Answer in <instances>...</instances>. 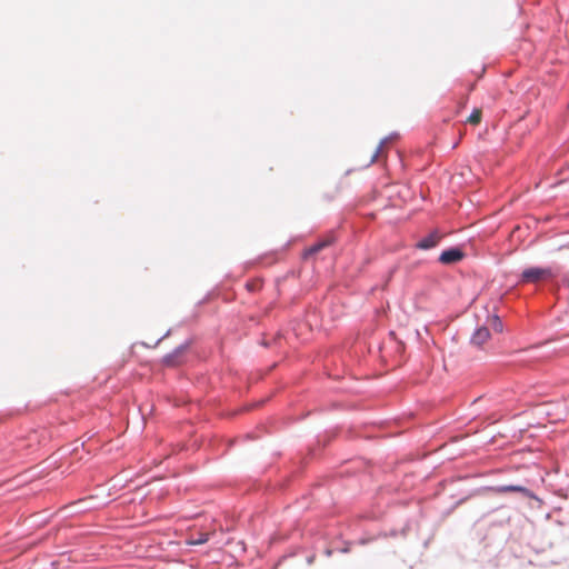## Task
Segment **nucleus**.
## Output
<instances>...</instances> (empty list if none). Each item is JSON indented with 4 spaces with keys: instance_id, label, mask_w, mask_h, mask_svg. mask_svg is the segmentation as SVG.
Listing matches in <instances>:
<instances>
[{
    "instance_id": "nucleus-7",
    "label": "nucleus",
    "mask_w": 569,
    "mask_h": 569,
    "mask_svg": "<svg viewBox=\"0 0 569 569\" xmlns=\"http://www.w3.org/2000/svg\"><path fill=\"white\" fill-rule=\"evenodd\" d=\"M209 538H210V533L199 532L197 536H192L190 539H188L187 543L189 546L203 545L209 541Z\"/></svg>"
},
{
    "instance_id": "nucleus-10",
    "label": "nucleus",
    "mask_w": 569,
    "mask_h": 569,
    "mask_svg": "<svg viewBox=\"0 0 569 569\" xmlns=\"http://www.w3.org/2000/svg\"><path fill=\"white\" fill-rule=\"evenodd\" d=\"M480 119H481V111L478 109H475L468 118L469 122L472 124H478L480 122Z\"/></svg>"
},
{
    "instance_id": "nucleus-14",
    "label": "nucleus",
    "mask_w": 569,
    "mask_h": 569,
    "mask_svg": "<svg viewBox=\"0 0 569 569\" xmlns=\"http://www.w3.org/2000/svg\"><path fill=\"white\" fill-rule=\"evenodd\" d=\"M325 555H326L327 557H330V556L332 555V550H331V549H326V550H325Z\"/></svg>"
},
{
    "instance_id": "nucleus-11",
    "label": "nucleus",
    "mask_w": 569,
    "mask_h": 569,
    "mask_svg": "<svg viewBox=\"0 0 569 569\" xmlns=\"http://www.w3.org/2000/svg\"><path fill=\"white\" fill-rule=\"evenodd\" d=\"M387 140H388V138H385V139H382L380 141V143L378 144L376 151L371 156V159H370L369 163H373L377 160V158H378L379 153L381 152V149H382L383 144L387 142Z\"/></svg>"
},
{
    "instance_id": "nucleus-8",
    "label": "nucleus",
    "mask_w": 569,
    "mask_h": 569,
    "mask_svg": "<svg viewBox=\"0 0 569 569\" xmlns=\"http://www.w3.org/2000/svg\"><path fill=\"white\" fill-rule=\"evenodd\" d=\"M490 322L495 331L502 332L503 323L498 315H492L490 317Z\"/></svg>"
},
{
    "instance_id": "nucleus-2",
    "label": "nucleus",
    "mask_w": 569,
    "mask_h": 569,
    "mask_svg": "<svg viewBox=\"0 0 569 569\" xmlns=\"http://www.w3.org/2000/svg\"><path fill=\"white\" fill-rule=\"evenodd\" d=\"M191 345V340H186L184 342H182L181 345H179L178 347H176L171 352L167 353L166 356H163L162 358V363L167 367H174L179 363V360L178 358L184 352L188 350V348L190 347Z\"/></svg>"
},
{
    "instance_id": "nucleus-9",
    "label": "nucleus",
    "mask_w": 569,
    "mask_h": 569,
    "mask_svg": "<svg viewBox=\"0 0 569 569\" xmlns=\"http://www.w3.org/2000/svg\"><path fill=\"white\" fill-rule=\"evenodd\" d=\"M328 244H329L328 241H321V242L315 243L306 251V254H315V253L319 252L322 248L327 247Z\"/></svg>"
},
{
    "instance_id": "nucleus-3",
    "label": "nucleus",
    "mask_w": 569,
    "mask_h": 569,
    "mask_svg": "<svg viewBox=\"0 0 569 569\" xmlns=\"http://www.w3.org/2000/svg\"><path fill=\"white\" fill-rule=\"evenodd\" d=\"M463 258L465 252L458 247H452L447 250H443L440 253L438 261L442 264H453L461 261Z\"/></svg>"
},
{
    "instance_id": "nucleus-13",
    "label": "nucleus",
    "mask_w": 569,
    "mask_h": 569,
    "mask_svg": "<svg viewBox=\"0 0 569 569\" xmlns=\"http://www.w3.org/2000/svg\"><path fill=\"white\" fill-rule=\"evenodd\" d=\"M313 560H315V556H310V557H308V558H307V562H308V565H311V563L313 562Z\"/></svg>"
},
{
    "instance_id": "nucleus-12",
    "label": "nucleus",
    "mask_w": 569,
    "mask_h": 569,
    "mask_svg": "<svg viewBox=\"0 0 569 569\" xmlns=\"http://www.w3.org/2000/svg\"><path fill=\"white\" fill-rule=\"evenodd\" d=\"M349 551H350L349 546H346V547H343V548H341V549H340V552H343V553H347V552H349Z\"/></svg>"
},
{
    "instance_id": "nucleus-6",
    "label": "nucleus",
    "mask_w": 569,
    "mask_h": 569,
    "mask_svg": "<svg viewBox=\"0 0 569 569\" xmlns=\"http://www.w3.org/2000/svg\"><path fill=\"white\" fill-rule=\"evenodd\" d=\"M493 490L496 492H498V493L519 492V493H521L525 497H532L531 491L527 487H523V486H520V485H502V486H497Z\"/></svg>"
},
{
    "instance_id": "nucleus-15",
    "label": "nucleus",
    "mask_w": 569,
    "mask_h": 569,
    "mask_svg": "<svg viewBox=\"0 0 569 569\" xmlns=\"http://www.w3.org/2000/svg\"><path fill=\"white\" fill-rule=\"evenodd\" d=\"M169 333H170V331L166 332V335H164L162 338L168 337V336H169Z\"/></svg>"
},
{
    "instance_id": "nucleus-1",
    "label": "nucleus",
    "mask_w": 569,
    "mask_h": 569,
    "mask_svg": "<svg viewBox=\"0 0 569 569\" xmlns=\"http://www.w3.org/2000/svg\"><path fill=\"white\" fill-rule=\"evenodd\" d=\"M561 268L559 266L548 267H531L521 272L520 282L536 283L541 280L555 279L560 274Z\"/></svg>"
},
{
    "instance_id": "nucleus-5",
    "label": "nucleus",
    "mask_w": 569,
    "mask_h": 569,
    "mask_svg": "<svg viewBox=\"0 0 569 569\" xmlns=\"http://www.w3.org/2000/svg\"><path fill=\"white\" fill-rule=\"evenodd\" d=\"M490 338V331L486 326L478 327L470 337V343L482 346Z\"/></svg>"
},
{
    "instance_id": "nucleus-4",
    "label": "nucleus",
    "mask_w": 569,
    "mask_h": 569,
    "mask_svg": "<svg viewBox=\"0 0 569 569\" xmlns=\"http://www.w3.org/2000/svg\"><path fill=\"white\" fill-rule=\"evenodd\" d=\"M442 236L438 230L431 231L428 236L421 238L417 243L416 248L420 250H429L438 246Z\"/></svg>"
}]
</instances>
